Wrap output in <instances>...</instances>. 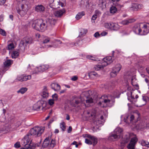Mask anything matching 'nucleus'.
Returning <instances> with one entry per match:
<instances>
[{
    "mask_svg": "<svg viewBox=\"0 0 149 149\" xmlns=\"http://www.w3.org/2000/svg\"><path fill=\"white\" fill-rule=\"evenodd\" d=\"M121 65L120 64H116L115 66L113 68L112 71L110 73V75L112 77H116L117 73L120 70Z\"/></svg>",
    "mask_w": 149,
    "mask_h": 149,
    "instance_id": "nucleus-8",
    "label": "nucleus"
},
{
    "mask_svg": "<svg viewBox=\"0 0 149 149\" xmlns=\"http://www.w3.org/2000/svg\"><path fill=\"white\" fill-rule=\"evenodd\" d=\"M53 99L54 100H57L58 99V96L57 94L55 93L52 96Z\"/></svg>",
    "mask_w": 149,
    "mask_h": 149,
    "instance_id": "nucleus-50",
    "label": "nucleus"
},
{
    "mask_svg": "<svg viewBox=\"0 0 149 149\" xmlns=\"http://www.w3.org/2000/svg\"><path fill=\"white\" fill-rule=\"evenodd\" d=\"M75 104H72V103H71V104L73 107H75L76 106V105H77L80 102L78 100H75Z\"/></svg>",
    "mask_w": 149,
    "mask_h": 149,
    "instance_id": "nucleus-53",
    "label": "nucleus"
},
{
    "mask_svg": "<svg viewBox=\"0 0 149 149\" xmlns=\"http://www.w3.org/2000/svg\"><path fill=\"white\" fill-rule=\"evenodd\" d=\"M45 21L47 22V29H50L54 26L56 22V20L53 18L48 19Z\"/></svg>",
    "mask_w": 149,
    "mask_h": 149,
    "instance_id": "nucleus-10",
    "label": "nucleus"
},
{
    "mask_svg": "<svg viewBox=\"0 0 149 149\" xmlns=\"http://www.w3.org/2000/svg\"><path fill=\"white\" fill-rule=\"evenodd\" d=\"M22 77H23V75H20L19 76H18L17 77V79L19 81H23V80H22Z\"/></svg>",
    "mask_w": 149,
    "mask_h": 149,
    "instance_id": "nucleus-57",
    "label": "nucleus"
},
{
    "mask_svg": "<svg viewBox=\"0 0 149 149\" xmlns=\"http://www.w3.org/2000/svg\"><path fill=\"white\" fill-rule=\"evenodd\" d=\"M6 0H0V5H3L6 2Z\"/></svg>",
    "mask_w": 149,
    "mask_h": 149,
    "instance_id": "nucleus-60",
    "label": "nucleus"
},
{
    "mask_svg": "<svg viewBox=\"0 0 149 149\" xmlns=\"http://www.w3.org/2000/svg\"><path fill=\"white\" fill-rule=\"evenodd\" d=\"M141 144L143 146H146L147 147H149V144L148 142L144 140H142L141 141Z\"/></svg>",
    "mask_w": 149,
    "mask_h": 149,
    "instance_id": "nucleus-38",
    "label": "nucleus"
},
{
    "mask_svg": "<svg viewBox=\"0 0 149 149\" xmlns=\"http://www.w3.org/2000/svg\"><path fill=\"white\" fill-rule=\"evenodd\" d=\"M32 38L30 37L27 36L23 38L20 42V45L21 47L26 46L29 44H30L33 42Z\"/></svg>",
    "mask_w": 149,
    "mask_h": 149,
    "instance_id": "nucleus-6",
    "label": "nucleus"
},
{
    "mask_svg": "<svg viewBox=\"0 0 149 149\" xmlns=\"http://www.w3.org/2000/svg\"><path fill=\"white\" fill-rule=\"evenodd\" d=\"M135 21L134 19H129L127 20H123L121 22V23L124 25L128 24H129Z\"/></svg>",
    "mask_w": 149,
    "mask_h": 149,
    "instance_id": "nucleus-26",
    "label": "nucleus"
},
{
    "mask_svg": "<svg viewBox=\"0 0 149 149\" xmlns=\"http://www.w3.org/2000/svg\"><path fill=\"white\" fill-rule=\"evenodd\" d=\"M97 16L96 15H93L92 17L91 20H95L97 18Z\"/></svg>",
    "mask_w": 149,
    "mask_h": 149,
    "instance_id": "nucleus-61",
    "label": "nucleus"
},
{
    "mask_svg": "<svg viewBox=\"0 0 149 149\" xmlns=\"http://www.w3.org/2000/svg\"><path fill=\"white\" fill-rule=\"evenodd\" d=\"M111 23H106L104 24V26L105 28L108 29H111Z\"/></svg>",
    "mask_w": 149,
    "mask_h": 149,
    "instance_id": "nucleus-47",
    "label": "nucleus"
},
{
    "mask_svg": "<svg viewBox=\"0 0 149 149\" xmlns=\"http://www.w3.org/2000/svg\"><path fill=\"white\" fill-rule=\"evenodd\" d=\"M50 40V38L47 37L43 40V43L44 44L47 43Z\"/></svg>",
    "mask_w": 149,
    "mask_h": 149,
    "instance_id": "nucleus-52",
    "label": "nucleus"
},
{
    "mask_svg": "<svg viewBox=\"0 0 149 149\" xmlns=\"http://www.w3.org/2000/svg\"><path fill=\"white\" fill-rule=\"evenodd\" d=\"M14 147L16 148H18L20 147V145L19 142H17L14 144Z\"/></svg>",
    "mask_w": 149,
    "mask_h": 149,
    "instance_id": "nucleus-55",
    "label": "nucleus"
},
{
    "mask_svg": "<svg viewBox=\"0 0 149 149\" xmlns=\"http://www.w3.org/2000/svg\"><path fill=\"white\" fill-rule=\"evenodd\" d=\"M87 58L88 59L96 61H99V60L98 58L91 56H87Z\"/></svg>",
    "mask_w": 149,
    "mask_h": 149,
    "instance_id": "nucleus-41",
    "label": "nucleus"
},
{
    "mask_svg": "<svg viewBox=\"0 0 149 149\" xmlns=\"http://www.w3.org/2000/svg\"><path fill=\"white\" fill-rule=\"evenodd\" d=\"M89 76L91 78H95L98 76V74L95 72H91L89 74Z\"/></svg>",
    "mask_w": 149,
    "mask_h": 149,
    "instance_id": "nucleus-31",
    "label": "nucleus"
},
{
    "mask_svg": "<svg viewBox=\"0 0 149 149\" xmlns=\"http://www.w3.org/2000/svg\"><path fill=\"white\" fill-rule=\"evenodd\" d=\"M85 15V13L84 11L79 12L76 15L75 18L77 20H79L81 19L83 16Z\"/></svg>",
    "mask_w": 149,
    "mask_h": 149,
    "instance_id": "nucleus-29",
    "label": "nucleus"
},
{
    "mask_svg": "<svg viewBox=\"0 0 149 149\" xmlns=\"http://www.w3.org/2000/svg\"><path fill=\"white\" fill-rule=\"evenodd\" d=\"M49 139V137H47L45 139L42 144L43 147L46 148L49 146L50 142Z\"/></svg>",
    "mask_w": 149,
    "mask_h": 149,
    "instance_id": "nucleus-27",
    "label": "nucleus"
},
{
    "mask_svg": "<svg viewBox=\"0 0 149 149\" xmlns=\"http://www.w3.org/2000/svg\"><path fill=\"white\" fill-rule=\"evenodd\" d=\"M23 141H24V143L25 144V147L27 149H34L35 148V146L33 144L31 143V142L29 144H28L29 142L30 141L27 143H26V141H25V142H24V139H23Z\"/></svg>",
    "mask_w": 149,
    "mask_h": 149,
    "instance_id": "nucleus-18",
    "label": "nucleus"
},
{
    "mask_svg": "<svg viewBox=\"0 0 149 149\" xmlns=\"http://www.w3.org/2000/svg\"><path fill=\"white\" fill-rule=\"evenodd\" d=\"M86 103H91L93 102V100L91 98L86 100Z\"/></svg>",
    "mask_w": 149,
    "mask_h": 149,
    "instance_id": "nucleus-56",
    "label": "nucleus"
},
{
    "mask_svg": "<svg viewBox=\"0 0 149 149\" xmlns=\"http://www.w3.org/2000/svg\"><path fill=\"white\" fill-rule=\"evenodd\" d=\"M33 28L36 30L43 32L47 29V22L42 19H37L32 22Z\"/></svg>",
    "mask_w": 149,
    "mask_h": 149,
    "instance_id": "nucleus-2",
    "label": "nucleus"
},
{
    "mask_svg": "<svg viewBox=\"0 0 149 149\" xmlns=\"http://www.w3.org/2000/svg\"><path fill=\"white\" fill-rule=\"evenodd\" d=\"M29 2L26 0H22L18 3L16 8L17 13L21 15H24L29 8Z\"/></svg>",
    "mask_w": 149,
    "mask_h": 149,
    "instance_id": "nucleus-3",
    "label": "nucleus"
},
{
    "mask_svg": "<svg viewBox=\"0 0 149 149\" xmlns=\"http://www.w3.org/2000/svg\"><path fill=\"white\" fill-rule=\"evenodd\" d=\"M19 54L18 52L17 51H14L11 55L12 58H15L19 56Z\"/></svg>",
    "mask_w": 149,
    "mask_h": 149,
    "instance_id": "nucleus-37",
    "label": "nucleus"
},
{
    "mask_svg": "<svg viewBox=\"0 0 149 149\" xmlns=\"http://www.w3.org/2000/svg\"><path fill=\"white\" fill-rule=\"evenodd\" d=\"M142 98L144 101L146 102L147 100L148 99V97L145 95H142Z\"/></svg>",
    "mask_w": 149,
    "mask_h": 149,
    "instance_id": "nucleus-49",
    "label": "nucleus"
},
{
    "mask_svg": "<svg viewBox=\"0 0 149 149\" xmlns=\"http://www.w3.org/2000/svg\"><path fill=\"white\" fill-rule=\"evenodd\" d=\"M52 89L55 91H59L61 89V86L58 84L56 83H52L51 85Z\"/></svg>",
    "mask_w": 149,
    "mask_h": 149,
    "instance_id": "nucleus-20",
    "label": "nucleus"
},
{
    "mask_svg": "<svg viewBox=\"0 0 149 149\" xmlns=\"http://www.w3.org/2000/svg\"><path fill=\"white\" fill-rule=\"evenodd\" d=\"M136 81V79L135 78L134 79L132 78L131 79V84L133 86H135L136 88V89H137L139 88V86L138 84L134 83Z\"/></svg>",
    "mask_w": 149,
    "mask_h": 149,
    "instance_id": "nucleus-35",
    "label": "nucleus"
},
{
    "mask_svg": "<svg viewBox=\"0 0 149 149\" xmlns=\"http://www.w3.org/2000/svg\"><path fill=\"white\" fill-rule=\"evenodd\" d=\"M65 124L64 122H62L60 124V127L62 130L65 131Z\"/></svg>",
    "mask_w": 149,
    "mask_h": 149,
    "instance_id": "nucleus-42",
    "label": "nucleus"
},
{
    "mask_svg": "<svg viewBox=\"0 0 149 149\" xmlns=\"http://www.w3.org/2000/svg\"><path fill=\"white\" fill-rule=\"evenodd\" d=\"M127 98L128 100L130 102H132L131 99H134V96L132 95V92L131 91H129L127 93Z\"/></svg>",
    "mask_w": 149,
    "mask_h": 149,
    "instance_id": "nucleus-30",
    "label": "nucleus"
},
{
    "mask_svg": "<svg viewBox=\"0 0 149 149\" xmlns=\"http://www.w3.org/2000/svg\"><path fill=\"white\" fill-rule=\"evenodd\" d=\"M118 138V135L113 133L110 134L108 137V140L110 141H115L117 140Z\"/></svg>",
    "mask_w": 149,
    "mask_h": 149,
    "instance_id": "nucleus-17",
    "label": "nucleus"
},
{
    "mask_svg": "<svg viewBox=\"0 0 149 149\" xmlns=\"http://www.w3.org/2000/svg\"><path fill=\"white\" fill-rule=\"evenodd\" d=\"M103 64L97 65H95L94 68L96 70L98 71L101 68H103L104 67Z\"/></svg>",
    "mask_w": 149,
    "mask_h": 149,
    "instance_id": "nucleus-32",
    "label": "nucleus"
},
{
    "mask_svg": "<svg viewBox=\"0 0 149 149\" xmlns=\"http://www.w3.org/2000/svg\"><path fill=\"white\" fill-rule=\"evenodd\" d=\"M117 11V8L116 6H112L110 9V13L112 14L115 13Z\"/></svg>",
    "mask_w": 149,
    "mask_h": 149,
    "instance_id": "nucleus-36",
    "label": "nucleus"
},
{
    "mask_svg": "<svg viewBox=\"0 0 149 149\" xmlns=\"http://www.w3.org/2000/svg\"><path fill=\"white\" fill-rule=\"evenodd\" d=\"M138 141V139L136 137L132 138L127 145V148L128 149H135V146Z\"/></svg>",
    "mask_w": 149,
    "mask_h": 149,
    "instance_id": "nucleus-7",
    "label": "nucleus"
},
{
    "mask_svg": "<svg viewBox=\"0 0 149 149\" xmlns=\"http://www.w3.org/2000/svg\"><path fill=\"white\" fill-rule=\"evenodd\" d=\"M85 142L86 143L88 144L91 145L92 144V141H91V140L88 139H85Z\"/></svg>",
    "mask_w": 149,
    "mask_h": 149,
    "instance_id": "nucleus-51",
    "label": "nucleus"
},
{
    "mask_svg": "<svg viewBox=\"0 0 149 149\" xmlns=\"http://www.w3.org/2000/svg\"><path fill=\"white\" fill-rule=\"evenodd\" d=\"M35 10L38 12L43 13L45 11V7L42 5H38L36 6Z\"/></svg>",
    "mask_w": 149,
    "mask_h": 149,
    "instance_id": "nucleus-15",
    "label": "nucleus"
},
{
    "mask_svg": "<svg viewBox=\"0 0 149 149\" xmlns=\"http://www.w3.org/2000/svg\"><path fill=\"white\" fill-rule=\"evenodd\" d=\"M49 1V6L54 9H56L58 8H60V6L62 7H63L65 6V4L61 1V0H59V1H55V3L54 0H48Z\"/></svg>",
    "mask_w": 149,
    "mask_h": 149,
    "instance_id": "nucleus-4",
    "label": "nucleus"
},
{
    "mask_svg": "<svg viewBox=\"0 0 149 149\" xmlns=\"http://www.w3.org/2000/svg\"><path fill=\"white\" fill-rule=\"evenodd\" d=\"M27 88L26 87H22L20 88L17 92L18 93H20L22 94H23L27 91Z\"/></svg>",
    "mask_w": 149,
    "mask_h": 149,
    "instance_id": "nucleus-34",
    "label": "nucleus"
},
{
    "mask_svg": "<svg viewBox=\"0 0 149 149\" xmlns=\"http://www.w3.org/2000/svg\"><path fill=\"white\" fill-rule=\"evenodd\" d=\"M78 79V77L77 76H75L72 77L71 78V80L72 81H75L77 80Z\"/></svg>",
    "mask_w": 149,
    "mask_h": 149,
    "instance_id": "nucleus-62",
    "label": "nucleus"
},
{
    "mask_svg": "<svg viewBox=\"0 0 149 149\" xmlns=\"http://www.w3.org/2000/svg\"><path fill=\"white\" fill-rule=\"evenodd\" d=\"M130 121L131 122H132V121L134 120V116L133 115H131V116H130Z\"/></svg>",
    "mask_w": 149,
    "mask_h": 149,
    "instance_id": "nucleus-63",
    "label": "nucleus"
},
{
    "mask_svg": "<svg viewBox=\"0 0 149 149\" xmlns=\"http://www.w3.org/2000/svg\"><path fill=\"white\" fill-rule=\"evenodd\" d=\"M49 68V67L48 65H45L37 67L36 69L39 72H43L48 69Z\"/></svg>",
    "mask_w": 149,
    "mask_h": 149,
    "instance_id": "nucleus-16",
    "label": "nucleus"
},
{
    "mask_svg": "<svg viewBox=\"0 0 149 149\" xmlns=\"http://www.w3.org/2000/svg\"><path fill=\"white\" fill-rule=\"evenodd\" d=\"M14 48V44L12 43H10L8 45V50H10Z\"/></svg>",
    "mask_w": 149,
    "mask_h": 149,
    "instance_id": "nucleus-48",
    "label": "nucleus"
},
{
    "mask_svg": "<svg viewBox=\"0 0 149 149\" xmlns=\"http://www.w3.org/2000/svg\"><path fill=\"white\" fill-rule=\"evenodd\" d=\"M42 104L40 101L34 104L33 106V109L34 110H39L42 106Z\"/></svg>",
    "mask_w": 149,
    "mask_h": 149,
    "instance_id": "nucleus-21",
    "label": "nucleus"
},
{
    "mask_svg": "<svg viewBox=\"0 0 149 149\" xmlns=\"http://www.w3.org/2000/svg\"><path fill=\"white\" fill-rule=\"evenodd\" d=\"M94 36L95 38H98L100 36V35L98 32H97L94 34Z\"/></svg>",
    "mask_w": 149,
    "mask_h": 149,
    "instance_id": "nucleus-58",
    "label": "nucleus"
},
{
    "mask_svg": "<svg viewBox=\"0 0 149 149\" xmlns=\"http://www.w3.org/2000/svg\"><path fill=\"white\" fill-rule=\"evenodd\" d=\"M100 14V11L98 10H96L95 11V15H96V16H97L98 15H99Z\"/></svg>",
    "mask_w": 149,
    "mask_h": 149,
    "instance_id": "nucleus-59",
    "label": "nucleus"
},
{
    "mask_svg": "<svg viewBox=\"0 0 149 149\" xmlns=\"http://www.w3.org/2000/svg\"><path fill=\"white\" fill-rule=\"evenodd\" d=\"M42 95L43 98H46L48 96L49 93L47 91V87L46 86H44V88Z\"/></svg>",
    "mask_w": 149,
    "mask_h": 149,
    "instance_id": "nucleus-23",
    "label": "nucleus"
},
{
    "mask_svg": "<svg viewBox=\"0 0 149 149\" xmlns=\"http://www.w3.org/2000/svg\"><path fill=\"white\" fill-rule=\"evenodd\" d=\"M92 141V144L94 146L97 143V139L95 137H93L92 139L91 140Z\"/></svg>",
    "mask_w": 149,
    "mask_h": 149,
    "instance_id": "nucleus-43",
    "label": "nucleus"
},
{
    "mask_svg": "<svg viewBox=\"0 0 149 149\" xmlns=\"http://www.w3.org/2000/svg\"><path fill=\"white\" fill-rule=\"evenodd\" d=\"M12 61L10 60H8L4 63V65L5 67L10 66L12 64Z\"/></svg>",
    "mask_w": 149,
    "mask_h": 149,
    "instance_id": "nucleus-33",
    "label": "nucleus"
},
{
    "mask_svg": "<svg viewBox=\"0 0 149 149\" xmlns=\"http://www.w3.org/2000/svg\"><path fill=\"white\" fill-rule=\"evenodd\" d=\"M88 114L90 115L89 117H92V119H93L94 121H96V112L95 110H93L91 112H88L87 113Z\"/></svg>",
    "mask_w": 149,
    "mask_h": 149,
    "instance_id": "nucleus-24",
    "label": "nucleus"
},
{
    "mask_svg": "<svg viewBox=\"0 0 149 149\" xmlns=\"http://www.w3.org/2000/svg\"><path fill=\"white\" fill-rule=\"evenodd\" d=\"M54 100L53 99H50L49 100V104L50 105H52L54 103Z\"/></svg>",
    "mask_w": 149,
    "mask_h": 149,
    "instance_id": "nucleus-54",
    "label": "nucleus"
},
{
    "mask_svg": "<svg viewBox=\"0 0 149 149\" xmlns=\"http://www.w3.org/2000/svg\"><path fill=\"white\" fill-rule=\"evenodd\" d=\"M22 78V80H23V81H25L28 80L30 79L31 78V75L26 76L23 75Z\"/></svg>",
    "mask_w": 149,
    "mask_h": 149,
    "instance_id": "nucleus-39",
    "label": "nucleus"
},
{
    "mask_svg": "<svg viewBox=\"0 0 149 149\" xmlns=\"http://www.w3.org/2000/svg\"><path fill=\"white\" fill-rule=\"evenodd\" d=\"M55 141L52 139L50 143H49V146L51 148H53L55 145Z\"/></svg>",
    "mask_w": 149,
    "mask_h": 149,
    "instance_id": "nucleus-44",
    "label": "nucleus"
},
{
    "mask_svg": "<svg viewBox=\"0 0 149 149\" xmlns=\"http://www.w3.org/2000/svg\"><path fill=\"white\" fill-rule=\"evenodd\" d=\"M106 0H99L98 5L102 9H103L106 8Z\"/></svg>",
    "mask_w": 149,
    "mask_h": 149,
    "instance_id": "nucleus-19",
    "label": "nucleus"
},
{
    "mask_svg": "<svg viewBox=\"0 0 149 149\" xmlns=\"http://www.w3.org/2000/svg\"><path fill=\"white\" fill-rule=\"evenodd\" d=\"M133 31L136 34L141 35V29L139 26H135L133 28Z\"/></svg>",
    "mask_w": 149,
    "mask_h": 149,
    "instance_id": "nucleus-22",
    "label": "nucleus"
},
{
    "mask_svg": "<svg viewBox=\"0 0 149 149\" xmlns=\"http://www.w3.org/2000/svg\"><path fill=\"white\" fill-rule=\"evenodd\" d=\"M66 13V10L64 9L59 10L55 11L54 13V15L55 17L58 18L62 17Z\"/></svg>",
    "mask_w": 149,
    "mask_h": 149,
    "instance_id": "nucleus-11",
    "label": "nucleus"
},
{
    "mask_svg": "<svg viewBox=\"0 0 149 149\" xmlns=\"http://www.w3.org/2000/svg\"><path fill=\"white\" fill-rule=\"evenodd\" d=\"M72 128L71 126H69L68 130V132L69 133L70 132L72 131Z\"/></svg>",
    "mask_w": 149,
    "mask_h": 149,
    "instance_id": "nucleus-64",
    "label": "nucleus"
},
{
    "mask_svg": "<svg viewBox=\"0 0 149 149\" xmlns=\"http://www.w3.org/2000/svg\"><path fill=\"white\" fill-rule=\"evenodd\" d=\"M87 32V29H81L80 32V36H82L85 34Z\"/></svg>",
    "mask_w": 149,
    "mask_h": 149,
    "instance_id": "nucleus-40",
    "label": "nucleus"
},
{
    "mask_svg": "<svg viewBox=\"0 0 149 149\" xmlns=\"http://www.w3.org/2000/svg\"><path fill=\"white\" fill-rule=\"evenodd\" d=\"M115 98L114 97L110 95H106L104 100V102L109 107H112L115 103Z\"/></svg>",
    "mask_w": 149,
    "mask_h": 149,
    "instance_id": "nucleus-5",
    "label": "nucleus"
},
{
    "mask_svg": "<svg viewBox=\"0 0 149 149\" xmlns=\"http://www.w3.org/2000/svg\"><path fill=\"white\" fill-rule=\"evenodd\" d=\"M149 32V31L147 29H144L143 31V32H141V35H145L147 34Z\"/></svg>",
    "mask_w": 149,
    "mask_h": 149,
    "instance_id": "nucleus-46",
    "label": "nucleus"
},
{
    "mask_svg": "<svg viewBox=\"0 0 149 149\" xmlns=\"http://www.w3.org/2000/svg\"><path fill=\"white\" fill-rule=\"evenodd\" d=\"M114 51H113L111 56H107L103 58V63H104V64H103L104 66H106L107 65L110 64L113 62L112 57H114Z\"/></svg>",
    "mask_w": 149,
    "mask_h": 149,
    "instance_id": "nucleus-9",
    "label": "nucleus"
},
{
    "mask_svg": "<svg viewBox=\"0 0 149 149\" xmlns=\"http://www.w3.org/2000/svg\"><path fill=\"white\" fill-rule=\"evenodd\" d=\"M80 5L81 7L87 9H89L90 8V5L88 0H81Z\"/></svg>",
    "mask_w": 149,
    "mask_h": 149,
    "instance_id": "nucleus-12",
    "label": "nucleus"
},
{
    "mask_svg": "<svg viewBox=\"0 0 149 149\" xmlns=\"http://www.w3.org/2000/svg\"><path fill=\"white\" fill-rule=\"evenodd\" d=\"M111 29L117 31L120 28V26L117 24L114 23H111Z\"/></svg>",
    "mask_w": 149,
    "mask_h": 149,
    "instance_id": "nucleus-25",
    "label": "nucleus"
},
{
    "mask_svg": "<svg viewBox=\"0 0 149 149\" xmlns=\"http://www.w3.org/2000/svg\"><path fill=\"white\" fill-rule=\"evenodd\" d=\"M123 130L120 128H116L114 130V133L118 135V137H119L120 134L123 132Z\"/></svg>",
    "mask_w": 149,
    "mask_h": 149,
    "instance_id": "nucleus-28",
    "label": "nucleus"
},
{
    "mask_svg": "<svg viewBox=\"0 0 149 149\" xmlns=\"http://www.w3.org/2000/svg\"><path fill=\"white\" fill-rule=\"evenodd\" d=\"M143 6V5L141 4L132 3L130 8L132 10H137L141 8Z\"/></svg>",
    "mask_w": 149,
    "mask_h": 149,
    "instance_id": "nucleus-13",
    "label": "nucleus"
},
{
    "mask_svg": "<svg viewBox=\"0 0 149 149\" xmlns=\"http://www.w3.org/2000/svg\"><path fill=\"white\" fill-rule=\"evenodd\" d=\"M0 34L4 36H6V33L5 30L0 28Z\"/></svg>",
    "mask_w": 149,
    "mask_h": 149,
    "instance_id": "nucleus-45",
    "label": "nucleus"
},
{
    "mask_svg": "<svg viewBox=\"0 0 149 149\" xmlns=\"http://www.w3.org/2000/svg\"><path fill=\"white\" fill-rule=\"evenodd\" d=\"M44 129L38 127H35L31 129L29 133L27 134L24 138V142L26 141L28 143L31 140V136L32 135H36L37 136H40L43 132Z\"/></svg>",
    "mask_w": 149,
    "mask_h": 149,
    "instance_id": "nucleus-1",
    "label": "nucleus"
},
{
    "mask_svg": "<svg viewBox=\"0 0 149 149\" xmlns=\"http://www.w3.org/2000/svg\"><path fill=\"white\" fill-rule=\"evenodd\" d=\"M130 136L129 134L126 135L124 137L122 138L121 144L122 146H124L129 142L130 139Z\"/></svg>",
    "mask_w": 149,
    "mask_h": 149,
    "instance_id": "nucleus-14",
    "label": "nucleus"
}]
</instances>
